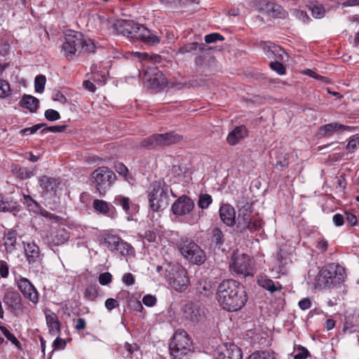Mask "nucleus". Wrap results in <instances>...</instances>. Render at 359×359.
Here are the masks:
<instances>
[{
  "label": "nucleus",
  "instance_id": "1",
  "mask_svg": "<svg viewBox=\"0 0 359 359\" xmlns=\"http://www.w3.org/2000/svg\"><path fill=\"white\" fill-rule=\"evenodd\" d=\"M217 294L219 305L230 312L240 310L248 301L244 287L233 279L223 280L218 286Z\"/></svg>",
  "mask_w": 359,
  "mask_h": 359
},
{
  "label": "nucleus",
  "instance_id": "13",
  "mask_svg": "<svg viewBox=\"0 0 359 359\" xmlns=\"http://www.w3.org/2000/svg\"><path fill=\"white\" fill-rule=\"evenodd\" d=\"M17 286L24 297L29 299L34 304L39 302V294L34 285L26 278L20 277L16 280Z\"/></svg>",
  "mask_w": 359,
  "mask_h": 359
},
{
  "label": "nucleus",
  "instance_id": "44",
  "mask_svg": "<svg viewBox=\"0 0 359 359\" xmlns=\"http://www.w3.org/2000/svg\"><path fill=\"white\" fill-rule=\"evenodd\" d=\"M46 79V76L43 75H38L35 77L34 79V88L35 91L39 93H41L43 92L45 88Z\"/></svg>",
  "mask_w": 359,
  "mask_h": 359
},
{
  "label": "nucleus",
  "instance_id": "22",
  "mask_svg": "<svg viewBox=\"0 0 359 359\" xmlns=\"http://www.w3.org/2000/svg\"><path fill=\"white\" fill-rule=\"evenodd\" d=\"M219 217L228 226H233L236 224V212L233 207L229 204H223L220 206Z\"/></svg>",
  "mask_w": 359,
  "mask_h": 359
},
{
  "label": "nucleus",
  "instance_id": "10",
  "mask_svg": "<svg viewBox=\"0 0 359 359\" xmlns=\"http://www.w3.org/2000/svg\"><path fill=\"white\" fill-rule=\"evenodd\" d=\"M252 261L248 255L233 254L230 263V269L238 274L252 275Z\"/></svg>",
  "mask_w": 359,
  "mask_h": 359
},
{
  "label": "nucleus",
  "instance_id": "21",
  "mask_svg": "<svg viewBox=\"0 0 359 359\" xmlns=\"http://www.w3.org/2000/svg\"><path fill=\"white\" fill-rule=\"evenodd\" d=\"M69 238L67 232L65 229L51 230L46 236V241L49 245H60L64 244Z\"/></svg>",
  "mask_w": 359,
  "mask_h": 359
},
{
  "label": "nucleus",
  "instance_id": "9",
  "mask_svg": "<svg viewBox=\"0 0 359 359\" xmlns=\"http://www.w3.org/2000/svg\"><path fill=\"white\" fill-rule=\"evenodd\" d=\"M23 198L21 202L25 205L27 210L32 213L40 215L47 220L50 221L52 223H58L60 221V217L55 215L44 208H43L32 196L29 195L23 194Z\"/></svg>",
  "mask_w": 359,
  "mask_h": 359
},
{
  "label": "nucleus",
  "instance_id": "4",
  "mask_svg": "<svg viewBox=\"0 0 359 359\" xmlns=\"http://www.w3.org/2000/svg\"><path fill=\"white\" fill-rule=\"evenodd\" d=\"M169 350L173 359H187L193 351V344L185 330H176L170 343Z\"/></svg>",
  "mask_w": 359,
  "mask_h": 359
},
{
  "label": "nucleus",
  "instance_id": "39",
  "mask_svg": "<svg viewBox=\"0 0 359 359\" xmlns=\"http://www.w3.org/2000/svg\"><path fill=\"white\" fill-rule=\"evenodd\" d=\"M115 252H118L123 256H130L133 255L135 252L134 248L133 246L124 241L121 238V242H120L117 246V249H116Z\"/></svg>",
  "mask_w": 359,
  "mask_h": 359
},
{
  "label": "nucleus",
  "instance_id": "28",
  "mask_svg": "<svg viewBox=\"0 0 359 359\" xmlns=\"http://www.w3.org/2000/svg\"><path fill=\"white\" fill-rule=\"evenodd\" d=\"M4 245L6 254H12L16 250L17 232L15 230H9L3 238Z\"/></svg>",
  "mask_w": 359,
  "mask_h": 359
},
{
  "label": "nucleus",
  "instance_id": "42",
  "mask_svg": "<svg viewBox=\"0 0 359 359\" xmlns=\"http://www.w3.org/2000/svg\"><path fill=\"white\" fill-rule=\"evenodd\" d=\"M342 331L344 334H352L357 331V326L353 321V317L348 316L345 318Z\"/></svg>",
  "mask_w": 359,
  "mask_h": 359
},
{
  "label": "nucleus",
  "instance_id": "61",
  "mask_svg": "<svg viewBox=\"0 0 359 359\" xmlns=\"http://www.w3.org/2000/svg\"><path fill=\"white\" fill-rule=\"evenodd\" d=\"M106 309L111 311L115 308H117L119 306L118 302L113 298H109L105 301L104 303Z\"/></svg>",
  "mask_w": 359,
  "mask_h": 359
},
{
  "label": "nucleus",
  "instance_id": "55",
  "mask_svg": "<svg viewBox=\"0 0 359 359\" xmlns=\"http://www.w3.org/2000/svg\"><path fill=\"white\" fill-rule=\"evenodd\" d=\"M112 276L109 272L100 273L98 280L100 285H107L111 282Z\"/></svg>",
  "mask_w": 359,
  "mask_h": 359
},
{
  "label": "nucleus",
  "instance_id": "5",
  "mask_svg": "<svg viewBox=\"0 0 359 359\" xmlns=\"http://www.w3.org/2000/svg\"><path fill=\"white\" fill-rule=\"evenodd\" d=\"M169 191L172 192L165 182L155 181L151 184L148 196L151 210L160 211L168 205Z\"/></svg>",
  "mask_w": 359,
  "mask_h": 359
},
{
  "label": "nucleus",
  "instance_id": "38",
  "mask_svg": "<svg viewBox=\"0 0 359 359\" xmlns=\"http://www.w3.org/2000/svg\"><path fill=\"white\" fill-rule=\"evenodd\" d=\"M263 222L259 217H253L248 224H247L244 227H243L240 231H244L245 230H249L251 232L257 231L260 230L262 228Z\"/></svg>",
  "mask_w": 359,
  "mask_h": 359
},
{
  "label": "nucleus",
  "instance_id": "34",
  "mask_svg": "<svg viewBox=\"0 0 359 359\" xmlns=\"http://www.w3.org/2000/svg\"><path fill=\"white\" fill-rule=\"evenodd\" d=\"M39 101L34 96L25 95L20 102L21 107L29 109L31 112L36 111Z\"/></svg>",
  "mask_w": 359,
  "mask_h": 359
},
{
  "label": "nucleus",
  "instance_id": "33",
  "mask_svg": "<svg viewBox=\"0 0 359 359\" xmlns=\"http://www.w3.org/2000/svg\"><path fill=\"white\" fill-rule=\"evenodd\" d=\"M265 11L269 15L273 18H283L285 16V11L278 4L274 2H268L265 5Z\"/></svg>",
  "mask_w": 359,
  "mask_h": 359
},
{
  "label": "nucleus",
  "instance_id": "27",
  "mask_svg": "<svg viewBox=\"0 0 359 359\" xmlns=\"http://www.w3.org/2000/svg\"><path fill=\"white\" fill-rule=\"evenodd\" d=\"M45 317L49 334L53 336L59 334L61 332L60 323L56 313L50 311L46 313Z\"/></svg>",
  "mask_w": 359,
  "mask_h": 359
},
{
  "label": "nucleus",
  "instance_id": "37",
  "mask_svg": "<svg viewBox=\"0 0 359 359\" xmlns=\"http://www.w3.org/2000/svg\"><path fill=\"white\" fill-rule=\"evenodd\" d=\"M309 9L311 11L312 16L316 19H321L325 15V9L323 5L318 2L311 4L309 6Z\"/></svg>",
  "mask_w": 359,
  "mask_h": 359
},
{
  "label": "nucleus",
  "instance_id": "40",
  "mask_svg": "<svg viewBox=\"0 0 359 359\" xmlns=\"http://www.w3.org/2000/svg\"><path fill=\"white\" fill-rule=\"evenodd\" d=\"M55 184L56 182L53 178L47 176H42L39 178L40 187L46 192L53 190Z\"/></svg>",
  "mask_w": 359,
  "mask_h": 359
},
{
  "label": "nucleus",
  "instance_id": "32",
  "mask_svg": "<svg viewBox=\"0 0 359 359\" xmlns=\"http://www.w3.org/2000/svg\"><path fill=\"white\" fill-rule=\"evenodd\" d=\"M258 284L260 287L268 290L271 293L280 291L283 289V286L279 282L275 283L271 279L267 278H259L258 280Z\"/></svg>",
  "mask_w": 359,
  "mask_h": 359
},
{
  "label": "nucleus",
  "instance_id": "2",
  "mask_svg": "<svg viewBox=\"0 0 359 359\" xmlns=\"http://www.w3.org/2000/svg\"><path fill=\"white\" fill-rule=\"evenodd\" d=\"M346 278L345 269L337 263L323 266L316 278V287L330 289L341 285Z\"/></svg>",
  "mask_w": 359,
  "mask_h": 359
},
{
  "label": "nucleus",
  "instance_id": "18",
  "mask_svg": "<svg viewBox=\"0 0 359 359\" xmlns=\"http://www.w3.org/2000/svg\"><path fill=\"white\" fill-rule=\"evenodd\" d=\"M4 302L8 306L15 315H19L22 312V298L16 291H10L6 293Z\"/></svg>",
  "mask_w": 359,
  "mask_h": 359
},
{
  "label": "nucleus",
  "instance_id": "17",
  "mask_svg": "<svg viewBox=\"0 0 359 359\" xmlns=\"http://www.w3.org/2000/svg\"><path fill=\"white\" fill-rule=\"evenodd\" d=\"M167 277L170 285L175 290H186L189 284V279L183 269H178L172 274V276L168 275Z\"/></svg>",
  "mask_w": 359,
  "mask_h": 359
},
{
  "label": "nucleus",
  "instance_id": "47",
  "mask_svg": "<svg viewBox=\"0 0 359 359\" xmlns=\"http://www.w3.org/2000/svg\"><path fill=\"white\" fill-rule=\"evenodd\" d=\"M212 196L209 194H202L199 197L198 202V207L201 209H206L212 203Z\"/></svg>",
  "mask_w": 359,
  "mask_h": 359
},
{
  "label": "nucleus",
  "instance_id": "6",
  "mask_svg": "<svg viewBox=\"0 0 359 359\" xmlns=\"http://www.w3.org/2000/svg\"><path fill=\"white\" fill-rule=\"evenodd\" d=\"M182 137L175 132L154 134L140 142V147L147 149L169 146L180 142Z\"/></svg>",
  "mask_w": 359,
  "mask_h": 359
},
{
  "label": "nucleus",
  "instance_id": "25",
  "mask_svg": "<svg viewBox=\"0 0 359 359\" xmlns=\"http://www.w3.org/2000/svg\"><path fill=\"white\" fill-rule=\"evenodd\" d=\"M254 217L250 205L247 203L238 209L237 227L240 230Z\"/></svg>",
  "mask_w": 359,
  "mask_h": 359
},
{
  "label": "nucleus",
  "instance_id": "15",
  "mask_svg": "<svg viewBox=\"0 0 359 359\" xmlns=\"http://www.w3.org/2000/svg\"><path fill=\"white\" fill-rule=\"evenodd\" d=\"M194 208V203L189 197L183 195L172 205V211L176 216L188 215Z\"/></svg>",
  "mask_w": 359,
  "mask_h": 359
},
{
  "label": "nucleus",
  "instance_id": "20",
  "mask_svg": "<svg viewBox=\"0 0 359 359\" xmlns=\"http://www.w3.org/2000/svg\"><path fill=\"white\" fill-rule=\"evenodd\" d=\"M136 39H140L147 45L154 46L160 43L161 37L141 25Z\"/></svg>",
  "mask_w": 359,
  "mask_h": 359
},
{
  "label": "nucleus",
  "instance_id": "57",
  "mask_svg": "<svg viewBox=\"0 0 359 359\" xmlns=\"http://www.w3.org/2000/svg\"><path fill=\"white\" fill-rule=\"evenodd\" d=\"M66 340L57 337L53 343V350H63L66 347Z\"/></svg>",
  "mask_w": 359,
  "mask_h": 359
},
{
  "label": "nucleus",
  "instance_id": "12",
  "mask_svg": "<svg viewBox=\"0 0 359 359\" xmlns=\"http://www.w3.org/2000/svg\"><path fill=\"white\" fill-rule=\"evenodd\" d=\"M145 82L152 90H159L167 84L165 75L157 68H150L145 72Z\"/></svg>",
  "mask_w": 359,
  "mask_h": 359
},
{
  "label": "nucleus",
  "instance_id": "35",
  "mask_svg": "<svg viewBox=\"0 0 359 359\" xmlns=\"http://www.w3.org/2000/svg\"><path fill=\"white\" fill-rule=\"evenodd\" d=\"M114 203L116 205L121 206L126 214L130 213L133 204L129 198L123 195H117L114 198Z\"/></svg>",
  "mask_w": 359,
  "mask_h": 359
},
{
  "label": "nucleus",
  "instance_id": "29",
  "mask_svg": "<svg viewBox=\"0 0 359 359\" xmlns=\"http://www.w3.org/2000/svg\"><path fill=\"white\" fill-rule=\"evenodd\" d=\"M182 317L187 321L196 323L200 320L201 315L198 309L191 304H186L184 306Z\"/></svg>",
  "mask_w": 359,
  "mask_h": 359
},
{
  "label": "nucleus",
  "instance_id": "56",
  "mask_svg": "<svg viewBox=\"0 0 359 359\" xmlns=\"http://www.w3.org/2000/svg\"><path fill=\"white\" fill-rule=\"evenodd\" d=\"M224 37L217 33L210 34L205 36V41L207 43H212L217 41H222Z\"/></svg>",
  "mask_w": 359,
  "mask_h": 359
},
{
  "label": "nucleus",
  "instance_id": "7",
  "mask_svg": "<svg viewBox=\"0 0 359 359\" xmlns=\"http://www.w3.org/2000/svg\"><path fill=\"white\" fill-rule=\"evenodd\" d=\"M92 178L96 189L104 194L116 180L114 172L106 166H101L92 172Z\"/></svg>",
  "mask_w": 359,
  "mask_h": 359
},
{
  "label": "nucleus",
  "instance_id": "16",
  "mask_svg": "<svg viewBox=\"0 0 359 359\" xmlns=\"http://www.w3.org/2000/svg\"><path fill=\"white\" fill-rule=\"evenodd\" d=\"M261 47L266 56L276 60L285 61L288 59L287 53L280 46L271 42H262Z\"/></svg>",
  "mask_w": 359,
  "mask_h": 359
},
{
  "label": "nucleus",
  "instance_id": "50",
  "mask_svg": "<svg viewBox=\"0 0 359 359\" xmlns=\"http://www.w3.org/2000/svg\"><path fill=\"white\" fill-rule=\"evenodd\" d=\"M45 126H46V123L36 124L32 127L26 128L21 130L20 133L22 135H32V134L35 133L37 130H39V129H41Z\"/></svg>",
  "mask_w": 359,
  "mask_h": 359
},
{
  "label": "nucleus",
  "instance_id": "36",
  "mask_svg": "<svg viewBox=\"0 0 359 359\" xmlns=\"http://www.w3.org/2000/svg\"><path fill=\"white\" fill-rule=\"evenodd\" d=\"M93 207L96 212L107 215H108L110 211L113 209L112 205H110L107 202L100 199H95L93 201Z\"/></svg>",
  "mask_w": 359,
  "mask_h": 359
},
{
  "label": "nucleus",
  "instance_id": "24",
  "mask_svg": "<svg viewBox=\"0 0 359 359\" xmlns=\"http://www.w3.org/2000/svg\"><path fill=\"white\" fill-rule=\"evenodd\" d=\"M101 243L105 245L111 252H115L121 242V238L110 231H104L100 235Z\"/></svg>",
  "mask_w": 359,
  "mask_h": 359
},
{
  "label": "nucleus",
  "instance_id": "52",
  "mask_svg": "<svg viewBox=\"0 0 359 359\" xmlns=\"http://www.w3.org/2000/svg\"><path fill=\"white\" fill-rule=\"evenodd\" d=\"M9 83L3 79H0V97H6L9 95Z\"/></svg>",
  "mask_w": 359,
  "mask_h": 359
},
{
  "label": "nucleus",
  "instance_id": "3",
  "mask_svg": "<svg viewBox=\"0 0 359 359\" xmlns=\"http://www.w3.org/2000/svg\"><path fill=\"white\" fill-rule=\"evenodd\" d=\"M95 49V46L92 40L84 39L79 33L67 34L62 46V52L69 60H72L76 56V53L79 55L94 52Z\"/></svg>",
  "mask_w": 359,
  "mask_h": 359
},
{
  "label": "nucleus",
  "instance_id": "60",
  "mask_svg": "<svg viewBox=\"0 0 359 359\" xmlns=\"http://www.w3.org/2000/svg\"><path fill=\"white\" fill-rule=\"evenodd\" d=\"M116 171L121 175L126 177L128 170V168L121 162H116L114 164Z\"/></svg>",
  "mask_w": 359,
  "mask_h": 359
},
{
  "label": "nucleus",
  "instance_id": "53",
  "mask_svg": "<svg viewBox=\"0 0 359 359\" xmlns=\"http://www.w3.org/2000/svg\"><path fill=\"white\" fill-rule=\"evenodd\" d=\"M66 126H53L50 127H43L41 130L43 134H46L48 133H61L63 132L66 129Z\"/></svg>",
  "mask_w": 359,
  "mask_h": 359
},
{
  "label": "nucleus",
  "instance_id": "58",
  "mask_svg": "<svg viewBox=\"0 0 359 359\" xmlns=\"http://www.w3.org/2000/svg\"><path fill=\"white\" fill-rule=\"evenodd\" d=\"M156 298L151 294H147L142 298V303L147 306H154L156 304Z\"/></svg>",
  "mask_w": 359,
  "mask_h": 359
},
{
  "label": "nucleus",
  "instance_id": "62",
  "mask_svg": "<svg viewBox=\"0 0 359 359\" xmlns=\"http://www.w3.org/2000/svg\"><path fill=\"white\" fill-rule=\"evenodd\" d=\"M289 165L288 158L285 156L283 159L278 160L276 163V168L280 170H283L285 169Z\"/></svg>",
  "mask_w": 359,
  "mask_h": 359
},
{
  "label": "nucleus",
  "instance_id": "30",
  "mask_svg": "<svg viewBox=\"0 0 359 359\" xmlns=\"http://www.w3.org/2000/svg\"><path fill=\"white\" fill-rule=\"evenodd\" d=\"M20 210L21 207L17 202L8 201L4 195L0 194V211L10 212L16 215Z\"/></svg>",
  "mask_w": 359,
  "mask_h": 359
},
{
  "label": "nucleus",
  "instance_id": "26",
  "mask_svg": "<svg viewBox=\"0 0 359 359\" xmlns=\"http://www.w3.org/2000/svg\"><path fill=\"white\" fill-rule=\"evenodd\" d=\"M248 132L245 126H239L236 127L229 133L226 140L230 145H236L240 140L248 136Z\"/></svg>",
  "mask_w": 359,
  "mask_h": 359
},
{
  "label": "nucleus",
  "instance_id": "11",
  "mask_svg": "<svg viewBox=\"0 0 359 359\" xmlns=\"http://www.w3.org/2000/svg\"><path fill=\"white\" fill-rule=\"evenodd\" d=\"M141 25L127 20H117L112 25L114 30L128 38L136 39Z\"/></svg>",
  "mask_w": 359,
  "mask_h": 359
},
{
  "label": "nucleus",
  "instance_id": "45",
  "mask_svg": "<svg viewBox=\"0 0 359 359\" xmlns=\"http://www.w3.org/2000/svg\"><path fill=\"white\" fill-rule=\"evenodd\" d=\"M248 359H276L274 353L269 351H257L252 353Z\"/></svg>",
  "mask_w": 359,
  "mask_h": 359
},
{
  "label": "nucleus",
  "instance_id": "46",
  "mask_svg": "<svg viewBox=\"0 0 359 359\" xmlns=\"http://www.w3.org/2000/svg\"><path fill=\"white\" fill-rule=\"evenodd\" d=\"M98 295L97 290L95 285H89L84 292V297L90 301H94Z\"/></svg>",
  "mask_w": 359,
  "mask_h": 359
},
{
  "label": "nucleus",
  "instance_id": "54",
  "mask_svg": "<svg viewBox=\"0 0 359 359\" xmlns=\"http://www.w3.org/2000/svg\"><path fill=\"white\" fill-rule=\"evenodd\" d=\"M298 353L294 355V359H306L311 356L308 349L302 346H299L298 348Z\"/></svg>",
  "mask_w": 359,
  "mask_h": 359
},
{
  "label": "nucleus",
  "instance_id": "48",
  "mask_svg": "<svg viewBox=\"0 0 359 359\" xmlns=\"http://www.w3.org/2000/svg\"><path fill=\"white\" fill-rule=\"evenodd\" d=\"M292 14L294 17L302 21L303 23H308L310 20V18L306 11L299 9H293L292 11Z\"/></svg>",
  "mask_w": 359,
  "mask_h": 359
},
{
  "label": "nucleus",
  "instance_id": "51",
  "mask_svg": "<svg viewBox=\"0 0 359 359\" xmlns=\"http://www.w3.org/2000/svg\"><path fill=\"white\" fill-rule=\"evenodd\" d=\"M44 116L46 118L50 121H57L60 118V115L59 112L57 111L56 110L51 109H47L44 113Z\"/></svg>",
  "mask_w": 359,
  "mask_h": 359
},
{
  "label": "nucleus",
  "instance_id": "64",
  "mask_svg": "<svg viewBox=\"0 0 359 359\" xmlns=\"http://www.w3.org/2000/svg\"><path fill=\"white\" fill-rule=\"evenodd\" d=\"M184 167L181 165H173L171 172L174 177L180 178L182 176Z\"/></svg>",
  "mask_w": 359,
  "mask_h": 359
},
{
  "label": "nucleus",
  "instance_id": "41",
  "mask_svg": "<svg viewBox=\"0 0 359 359\" xmlns=\"http://www.w3.org/2000/svg\"><path fill=\"white\" fill-rule=\"evenodd\" d=\"M224 235L222 230L219 228H214L212 230V241L218 247L220 248L224 243Z\"/></svg>",
  "mask_w": 359,
  "mask_h": 359
},
{
  "label": "nucleus",
  "instance_id": "59",
  "mask_svg": "<svg viewBox=\"0 0 359 359\" xmlns=\"http://www.w3.org/2000/svg\"><path fill=\"white\" fill-rule=\"evenodd\" d=\"M198 48V43L196 42L190 43L188 44L184 45V46L181 47L180 48V52L181 53H191L192 51H194Z\"/></svg>",
  "mask_w": 359,
  "mask_h": 359
},
{
  "label": "nucleus",
  "instance_id": "49",
  "mask_svg": "<svg viewBox=\"0 0 359 359\" xmlns=\"http://www.w3.org/2000/svg\"><path fill=\"white\" fill-rule=\"evenodd\" d=\"M283 61L275 60L270 62V67L272 70L277 72L280 75H283L286 72L285 67L283 66Z\"/></svg>",
  "mask_w": 359,
  "mask_h": 359
},
{
  "label": "nucleus",
  "instance_id": "31",
  "mask_svg": "<svg viewBox=\"0 0 359 359\" xmlns=\"http://www.w3.org/2000/svg\"><path fill=\"white\" fill-rule=\"evenodd\" d=\"M11 172L15 177L20 180L29 179L36 175L34 169L20 167L15 164H13L11 165Z\"/></svg>",
  "mask_w": 359,
  "mask_h": 359
},
{
  "label": "nucleus",
  "instance_id": "19",
  "mask_svg": "<svg viewBox=\"0 0 359 359\" xmlns=\"http://www.w3.org/2000/svg\"><path fill=\"white\" fill-rule=\"evenodd\" d=\"M25 253L29 264L38 265L43 259V255L41 254L39 247L34 242H23Z\"/></svg>",
  "mask_w": 359,
  "mask_h": 359
},
{
  "label": "nucleus",
  "instance_id": "63",
  "mask_svg": "<svg viewBox=\"0 0 359 359\" xmlns=\"http://www.w3.org/2000/svg\"><path fill=\"white\" fill-rule=\"evenodd\" d=\"M211 289V285L210 283H206L205 281H201L199 283V287L198 290L200 293L203 294L204 292V294L207 295L208 293L210 292Z\"/></svg>",
  "mask_w": 359,
  "mask_h": 359
},
{
  "label": "nucleus",
  "instance_id": "8",
  "mask_svg": "<svg viewBox=\"0 0 359 359\" xmlns=\"http://www.w3.org/2000/svg\"><path fill=\"white\" fill-rule=\"evenodd\" d=\"M180 251L187 260L195 264L200 265L205 260V254L201 247L194 241L186 239L180 243Z\"/></svg>",
  "mask_w": 359,
  "mask_h": 359
},
{
  "label": "nucleus",
  "instance_id": "14",
  "mask_svg": "<svg viewBox=\"0 0 359 359\" xmlns=\"http://www.w3.org/2000/svg\"><path fill=\"white\" fill-rule=\"evenodd\" d=\"M215 356V359H242V351L233 344H224L217 347Z\"/></svg>",
  "mask_w": 359,
  "mask_h": 359
},
{
  "label": "nucleus",
  "instance_id": "23",
  "mask_svg": "<svg viewBox=\"0 0 359 359\" xmlns=\"http://www.w3.org/2000/svg\"><path fill=\"white\" fill-rule=\"evenodd\" d=\"M349 127L339 123H331L321 126L318 131V136L325 137L332 136L334 133L348 129Z\"/></svg>",
  "mask_w": 359,
  "mask_h": 359
},
{
  "label": "nucleus",
  "instance_id": "43",
  "mask_svg": "<svg viewBox=\"0 0 359 359\" xmlns=\"http://www.w3.org/2000/svg\"><path fill=\"white\" fill-rule=\"evenodd\" d=\"M0 331L4 335V337L10 341L17 348H20V343L18 339L5 326L0 325Z\"/></svg>",
  "mask_w": 359,
  "mask_h": 359
}]
</instances>
